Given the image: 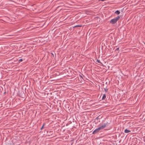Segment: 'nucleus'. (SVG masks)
<instances>
[{
    "label": "nucleus",
    "instance_id": "f8f14e48",
    "mask_svg": "<svg viewBox=\"0 0 145 145\" xmlns=\"http://www.w3.org/2000/svg\"><path fill=\"white\" fill-rule=\"evenodd\" d=\"M23 61V59H20L18 61L21 62V61Z\"/></svg>",
    "mask_w": 145,
    "mask_h": 145
},
{
    "label": "nucleus",
    "instance_id": "20e7f679",
    "mask_svg": "<svg viewBox=\"0 0 145 145\" xmlns=\"http://www.w3.org/2000/svg\"><path fill=\"white\" fill-rule=\"evenodd\" d=\"M101 130L99 127L96 129L95 130L93 131L92 133V134H95L98 133L99 131Z\"/></svg>",
    "mask_w": 145,
    "mask_h": 145
},
{
    "label": "nucleus",
    "instance_id": "7ed1b4c3",
    "mask_svg": "<svg viewBox=\"0 0 145 145\" xmlns=\"http://www.w3.org/2000/svg\"><path fill=\"white\" fill-rule=\"evenodd\" d=\"M47 135L51 137H52L53 136H52L54 132L52 131H47Z\"/></svg>",
    "mask_w": 145,
    "mask_h": 145
},
{
    "label": "nucleus",
    "instance_id": "9b49d317",
    "mask_svg": "<svg viewBox=\"0 0 145 145\" xmlns=\"http://www.w3.org/2000/svg\"><path fill=\"white\" fill-rule=\"evenodd\" d=\"M108 90V89H105V92H106Z\"/></svg>",
    "mask_w": 145,
    "mask_h": 145
},
{
    "label": "nucleus",
    "instance_id": "39448f33",
    "mask_svg": "<svg viewBox=\"0 0 145 145\" xmlns=\"http://www.w3.org/2000/svg\"><path fill=\"white\" fill-rule=\"evenodd\" d=\"M124 132H125V133H128L130 132H131V131H130L129 130H128L127 129H125V130Z\"/></svg>",
    "mask_w": 145,
    "mask_h": 145
},
{
    "label": "nucleus",
    "instance_id": "6e6552de",
    "mask_svg": "<svg viewBox=\"0 0 145 145\" xmlns=\"http://www.w3.org/2000/svg\"><path fill=\"white\" fill-rule=\"evenodd\" d=\"M106 97V95L105 94H104L103 96L102 99L103 100H105Z\"/></svg>",
    "mask_w": 145,
    "mask_h": 145
},
{
    "label": "nucleus",
    "instance_id": "0eeeda50",
    "mask_svg": "<svg viewBox=\"0 0 145 145\" xmlns=\"http://www.w3.org/2000/svg\"><path fill=\"white\" fill-rule=\"evenodd\" d=\"M46 125V123H44L43 124L42 126L40 128V130H42V129H43L44 128V126Z\"/></svg>",
    "mask_w": 145,
    "mask_h": 145
},
{
    "label": "nucleus",
    "instance_id": "2eb2a0df",
    "mask_svg": "<svg viewBox=\"0 0 145 145\" xmlns=\"http://www.w3.org/2000/svg\"><path fill=\"white\" fill-rule=\"evenodd\" d=\"M80 76L81 78H83L82 76L81 75H80Z\"/></svg>",
    "mask_w": 145,
    "mask_h": 145
},
{
    "label": "nucleus",
    "instance_id": "f257e3e1",
    "mask_svg": "<svg viewBox=\"0 0 145 145\" xmlns=\"http://www.w3.org/2000/svg\"><path fill=\"white\" fill-rule=\"evenodd\" d=\"M120 18V16H118L117 17L112 19L110 21V23L112 24H115L117 22Z\"/></svg>",
    "mask_w": 145,
    "mask_h": 145
},
{
    "label": "nucleus",
    "instance_id": "423d86ee",
    "mask_svg": "<svg viewBox=\"0 0 145 145\" xmlns=\"http://www.w3.org/2000/svg\"><path fill=\"white\" fill-rule=\"evenodd\" d=\"M115 13L117 15H118L120 13V12L119 10H117L115 12Z\"/></svg>",
    "mask_w": 145,
    "mask_h": 145
},
{
    "label": "nucleus",
    "instance_id": "9d476101",
    "mask_svg": "<svg viewBox=\"0 0 145 145\" xmlns=\"http://www.w3.org/2000/svg\"><path fill=\"white\" fill-rule=\"evenodd\" d=\"M96 61H97V62L98 63L102 64V63L99 60L97 59Z\"/></svg>",
    "mask_w": 145,
    "mask_h": 145
},
{
    "label": "nucleus",
    "instance_id": "1a4fd4ad",
    "mask_svg": "<svg viewBox=\"0 0 145 145\" xmlns=\"http://www.w3.org/2000/svg\"><path fill=\"white\" fill-rule=\"evenodd\" d=\"M101 118V117H100L99 116H97L95 119V120H100Z\"/></svg>",
    "mask_w": 145,
    "mask_h": 145
},
{
    "label": "nucleus",
    "instance_id": "ddd939ff",
    "mask_svg": "<svg viewBox=\"0 0 145 145\" xmlns=\"http://www.w3.org/2000/svg\"><path fill=\"white\" fill-rule=\"evenodd\" d=\"M119 48H117L116 49L115 51H117V50H119Z\"/></svg>",
    "mask_w": 145,
    "mask_h": 145
},
{
    "label": "nucleus",
    "instance_id": "f03ea898",
    "mask_svg": "<svg viewBox=\"0 0 145 145\" xmlns=\"http://www.w3.org/2000/svg\"><path fill=\"white\" fill-rule=\"evenodd\" d=\"M109 124V123H108V122H107L106 123H105L104 124L102 125L101 126L99 127L100 128L101 130H102L105 127H106L108 126Z\"/></svg>",
    "mask_w": 145,
    "mask_h": 145
},
{
    "label": "nucleus",
    "instance_id": "4468645a",
    "mask_svg": "<svg viewBox=\"0 0 145 145\" xmlns=\"http://www.w3.org/2000/svg\"><path fill=\"white\" fill-rule=\"evenodd\" d=\"M51 54H52V57H54V54L53 53H51Z\"/></svg>",
    "mask_w": 145,
    "mask_h": 145
}]
</instances>
